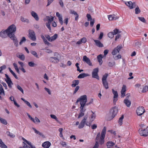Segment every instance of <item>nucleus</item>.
I'll use <instances>...</instances> for the list:
<instances>
[{"instance_id": "f257e3e1", "label": "nucleus", "mask_w": 148, "mask_h": 148, "mask_svg": "<svg viewBox=\"0 0 148 148\" xmlns=\"http://www.w3.org/2000/svg\"><path fill=\"white\" fill-rule=\"evenodd\" d=\"M79 102H80V107H84L86 103L87 102V96L86 95H84L81 96L79 98L77 99L76 103Z\"/></svg>"}, {"instance_id": "f03ea898", "label": "nucleus", "mask_w": 148, "mask_h": 148, "mask_svg": "<svg viewBox=\"0 0 148 148\" xmlns=\"http://www.w3.org/2000/svg\"><path fill=\"white\" fill-rule=\"evenodd\" d=\"M118 111V109L116 107L114 106L112 108L110 111L111 117L109 118L108 120L110 121L113 119L117 115Z\"/></svg>"}, {"instance_id": "7ed1b4c3", "label": "nucleus", "mask_w": 148, "mask_h": 148, "mask_svg": "<svg viewBox=\"0 0 148 148\" xmlns=\"http://www.w3.org/2000/svg\"><path fill=\"white\" fill-rule=\"evenodd\" d=\"M108 75V73H106L103 75L102 79L103 86L106 89H108L109 88L108 83L107 81V79Z\"/></svg>"}, {"instance_id": "20e7f679", "label": "nucleus", "mask_w": 148, "mask_h": 148, "mask_svg": "<svg viewBox=\"0 0 148 148\" xmlns=\"http://www.w3.org/2000/svg\"><path fill=\"white\" fill-rule=\"evenodd\" d=\"M16 30V27L14 24H12L9 26L6 29V31H7L8 33V36H10V34L12 35V34L15 32Z\"/></svg>"}, {"instance_id": "39448f33", "label": "nucleus", "mask_w": 148, "mask_h": 148, "mask_svg": "<svg viewBox=\"0 0 148 148\" xmlns=\"http://www.w3.org/2000/svg\"><path fill=\"white\" fill-rule=\"evenodd\" d=\"M106 127H104L101 132L100 136V139L99 141V144L100 145H102L104 143V139L106 134Z\"/></svg>"}, {"instance_id": "423d86ee", "label": "nucleus", "mask_w": 148, "mask_h": 148, "mask_svg": "<svg viewBox=\"0 0 148 148\" xmlns=\"http://www.w3.org/2000/svg\"><path fill=\"white\" fill-rule=\"evenodd\" d=\"M138 131L140 136L145 137H146L148 136V129H147V128L144 129H139Z\"/></svg>"}, {"instance_id": "0eeeda50", "label": "nucleus", "mask_w": 148, "mask_h": 148, "mask_svg": "<svg viewBox=\"0 0 148 148\" xmlns=\"http://www.w3.org/2000/svg\"><path fill=\"white\" fill-rule=\"evenodd\" d=\"M99 69L97 68L93 69L92 72V78H95L97 79H99V77L98 75Z\"/></svg>"}, {"instance_id": "6e6552de", "label": "nucleus", "mask_w": 148, "mask_h": 148, "mask_svg": "<svg viewBox=\"0 0 148 148\" xmlns=\"http://www.w3.org/2000/svg\"><path fill=\"white\" fill-rule=\"evenodd\" d=\"M29 38L32 41H35L36 40V34L34 31L33 30H29Z\"/></svg>"}, {"instance_id": "1a4fd4ad", "label": "nucleus", "mask_w": 148, "mask_h": 148, "mask_svg": "<svg viewBox=\"0 0 148 148\" xmlns=\"http://www.w3.org/2000/svg\"><path fill=\"white\" fill-rule=\"evenodd\" d=\"M145 112L143 106L139 107L136 110L137 114L139 116L142 115Z\"/></svg>"}, {"instance_id": "9d476101", "label": "nucleus", "mask_w": 148, "mask_h": 148, "mask_svg": "<svg viewBox=\"0 0 148 148\" xmlns=\"http://www.w3.org/2000/svg\"><path fill=\"white\" fill-rule=\"evenodd\" d=\"M122 48V46L121 45H118L112 50V54L113 55L116 54L118 53L119 52L120 50Z\"/></svg>"}, {"instance_id": "9b49d317", "label": "nucleus", "mask_w": 148, "mask_h": 148, "mask_svg": "<svg viewBox=\"0 0 148 148\" xmlns=\"http://www.w3.org/2000/svg\"><path fill=\"white\" fill-rule=\"evenodd\" d=\"M112 92L113 94H114V100H113V102L114 103H115H115L116 101L118 100V93L116 91H115L114 90V89H112Z\"/></svg>"}, {"instance_id": "f8f14e48", "label": "nucleus", "mask_w": 148, "mask_h": 148, "mask_svg": "<svg viewBox=\"0 0 148 148\" xmlns=\"http://www.w3.org/2000/svg\"><path fill=\"white\" fill-rule=\"evenodd\" d=\"M8 33L7 31L5 30H2L0 32V36L3 38H5L8 36Z\"/></svg>"}, {"instance_id": "ddd939ff", "label": "nucleus", "mask_w": 148, "mask_h": 148, "mask_svg": "<svg viewBox=\"0 0 148 148\" xmlns=\"http://www.w3.org/2000/svg\"><path fill=\"white\" fill-rule=\"evenodd\" d=\"M49 60L51 62L54 63H57L59 61V57L58 56L56 57H51L49 58Z\"/></svg>"}, {"instance_id": "4468645a", "label": "nucleus", "mask_w": 148, "mask_h": 148, "mask_svg": "<svg viewBox=\"0 0 148 148\" xmlns=\"http://www.w3.org/2000/svg\"><path fill=\"white\" fill-rule=\"evenodd\" d=\"M83 61L85 62L89 66H92V64L90 60L86 56H84L83 57Z\"/></svg>"}, {"instance_id": "2eb2a0df", "label": "nucleus", "mask_w": 148, "mask_h": 148, "mask_svg": "<svg viewBox=\"0 0 148 148\" xmlns=\"http://www.w3.org/2000/svg\"><path fill=\"white\" fill-rule=\"evenodd\" d=\"M80 112L78 117V118L79 119L80 117L83 116L84 115V112L86 110V109L84 107H80Z\"/></svg>"}, {"instance_id": "dca6fc26", "label": "nucleus", "mask_w": 148, "mask_h": 148, "mask_svg": "<svg viewBox=\"0 0 148 148\" xmlns=\"http://www.w3.org/2000/svg\"><path fill=\"white\" fill-rule=\"evenodd\" d=\"M126 87L125 85H123L122 86V89L121 91V96L122 97H124L125 95V93L126 91Z\"/></svg>"}, {"instance_id": "f3484780", "label": "nucleus", "mask_w": 148, "mask_h": 148, "mask_svg": "<svg viewBox=\"0 0 148 148\" xmlns=\"http://www.w3.org/2000/svg\"><path fill=\"white\" fill-rule=\"evenodd\" d=\"M51 145V143L49 141H47L42 144V146L44 148H49Z\"/></svg>"}, {"instance_id": "a211bd4d", "label": "nucleus", "mask_w": 148, "mask_h": 148, "mask_svg": "<svg viewBox=\"0 0 148 148\" xmlns=\"http://www.w3.org/2000/svg\"><path fill=\"white\" fill-rule=\"evenodd\" d=\"M119 16H117L114 14L110 15L108 16V18L109 20H116L119 19Z\"/></svg>"}, {"instance_id": "6ab92c4d", "label": "nucleus", "mask_w": 148, "mask_h": 148, "mask_svg": "<svg viewBox=\"0 0 148 148\" xmlns=\"http://www.w3.org/2000/svg\"><path fill=\"white\" fill-rule=\"evenodd\" d=\"M94 42H95V45L99 47H103V44L101 42L98 40H94Z\"/></svg>"}, {"instance_id": "aec40b11", "label": "nucleus", "mask_w": 148, "mask_h": 148, "mask_svg": "<svg viewBox=\"0 0 148 148\" xmlns=\"http://www.w3.org/2000/svg\"><path fill=\"white\" fill-rule=\"evenodd\" d=\"M103 58L102 55L101 54H99L97 56V59L99 63V64L100 65H101L103 62L102 60V58Z\"/></svg>"}, {"instance_id": "412c9836", "label": "nucleus", "mask_w": 148, "mask_h": 148, "mask_svg": "<svg viewBox=\"0 0 148 148\" xmlns=\"http://www.w3.org/2000/svg\"><path fill=\"white\" fill-rule=\"evenodd\" d=\"M31 15L33 17L36 21L39 20V18L37 14L34 12L32 11L31 12Z\"/></svg>"}, {"instance_id": "4be33fe9", "label": "nucleus", "mask_w": 148, "mask_h": 148, "mask_svg": "<svg viewBox=\"0 0 148 148\" xmlns=\"http://www.w3.org/2000/svg\"><path fill=\"white\" fill-rule=\"evenodd\" d=\"M79 81L78 80H74L72 81L71 86L73 87H75L79 84Z\"/></svg>"}, {"instance_id": "5701e85b", "label": "nucleus", "mask_w": 148, "mask_h": 148, "mask_svg": "<svg viewBox=\"0 0 148 148\" xmlns=\"http://www.w3.org/2000/svg\"><path fill=\"white\" fill-rule=\"evenodd\" d=\"M89 75L87 73H82L80 74L78 76V78H83L85 77L89 76Z\"/></svg>"}, {"instance_id": "b1692460", "label": "nucleus", "mask_w": 148, "mask_h": 148, "mask_svg": "<svg viewBox=\"0 0 148 148\" xmlns=\"http://www.w3.org/2000/svg\"><path fill=\"white\" fill-rule=\"evenodd\" d=\"M115 145V143L112 141H108L107 143V146L108 148H110Z\"/></svg>"}, {"instance_id": "393cba45", "label": "nucleus", "mask_w": 148, "mask_h": 148, "mask_svg": "<svg viewBox=\"0 0 148 148\" xmlns=\"http://www.w3.org/2000/svg\"><path fill=\"white\" fill-rule=\"evenodd\" d=\"M124 102L125 104V105L128 107H129L131 105V101L128 99H125L124 101Z\"/></svg>"}, {"instance_id": "a878e982", "label": "nucleus", "mask_w": 148, "mask_h": 148, "mask_svg": "<svg viewBox=\"0 0 148 148\" xmlns=\"http://www.w3.org/2000/svg\"><path fill=\"white\" fill-rule=\"evenodd\" d=\"M58 37V35L57 34H54L53 36L50 37V42H52L56 40Z\"/></svg>"}, {"instance_id": "bb28decb", "label": "nucleus", "mask_w": 148, "mask_h": 148, "mask_svg": "<svg viewBox=\"0 0 148 148\" xmlns=\"http://www.w3.org/2000/svg\"><path fill=\"white\" fill-rule=\"evenodd\" d=\"M0 94L3 96L5 95L4 90L2 85L1 84H0Z\"/></svg>"}, {"instance_id": "cd10ccee", "label": "nucleus", "mask_w": 148, "mask_h": 148, "mask_svg": "<svg viewBox=\"0 0 148 148\" xmlns=\"http://www.w3.org/2000/svg\"><path fill=\"white\" fill-rule=\"evenodd\" d=\"M51 16V18H50V17L48 16H46V18L48 21V23H51V22L53 21L54 19V17H53Z\"/></svg>"}, {"instance_id": "c85d7f7f", "label": "nucleus", "mask_w": 148, "mask_h": 148, "mask_svg": "<svg viewBox=\"0 0 148 148\" xmlns=\"http://www.w3.org/2000/svg\"><path fill=\"white\" fill-rule=\"evenodd\" d=\"M0 147L2 148H7V147L3 142L1 139H0Z\"/></svg>"}, {"instance_id": "c756f323", "label": "nucleus", "mask_w": 148, "mask_h": 148, "mask_svg": "<svg viewBox=\"0 0 148 148\" xmlns=\"http://www.w3.org/2000/svg\"><path fill=\"white\" fill-rule=\"evenodd\" d=\"M20 19L21 21L23 22H26L27 23H29V21L28 19L24 18L23 16L21 17Z\"/></svg>"}, {"instance_id": "7c9ffc66", "label": "nucleus", "mask_w": 148, "mask_h": 148, "mask_svg": "<svg viewBox=\"0 0 148 148\" xmlns=\"http://www.w3.org/2000/svg\"><path fill=\"white\" fill-rule=\"evenodd\" d=\"M124 118V116L123 115H122L121 116L119 120V124L120 125L122 124V121Z\"/></svg>"}, {"instance_id": "2f4dec72", "label": "nucleus", "mask_w": 148, "mask_h": 148, "mask_svg": "<svg viewBox=\"0 0 148 148\" xmlns=\"http://www.w3.org/2000/svg\"><path fill=\"white\" fill-rule=\"evenodd\" d=\"M17 57H18L20 60L22 61H24L25 60V56L23 54L19 55L18 56H17Z\"/></svg>"}, {"instance_id": "473e14b6", "label": "nucleus", "mask_w": 148, "mask_h": 148, "mask_svg": "<svg viewBox=\"0 0 148 148\" xmlns=\"http://www.w3.org/2000/svg\"><path fill=\"white\" fill-rule=\"evenodd\" d=\"M88 117V116L87 115H86L84 117L83 119L81 121V122H82V123H84V124H85L87 119Z\"/></svg>"}, {"instance_id": "72a5a7b5", "label": "nucleus", "mask_w": 148, "mask_h": 148, "mask_svg": "<svg viewBox=\"0 0 148 148\" xmlns=\"http://www.w3.org/2000/svg\"><path fill=\"white\" fill-rule=\"evenodd\" d=\"M13 42L14 43V45L16 47H17L18 46V41L17 39H12Z\"/></svg>"}, {"instance_id": "f704fd0d", "label": "nucleus", "mask_w": 148, "mask_h": 148, "mask_svg": "<svg viewBox=\"0 0 148 148\" xmlns=\"http://www.w3.org/2000/svg\"><path fill=\"white\" fill-rule=\"evenodd\" d=\"M121 32L119 31L118 29H115L112 32L114 35H116V34L121 33Z\"/></svg>"}, {"instance_id": "c9c22d12", "label": "nucleus", "mask_w": 148, "mask_h": 148, "mask_svg": "<svg viewBox=\"0 0 148 148\" xmlns=\"http://www.w3.org/2000/svg\"><path fill=\"white\" fill-rule=\"evenodd\" d=\"M30 52L36 58H39L38 56V55L36 52L35 51H31Z\"/></svg>"}, {"instance_id": "e433bc0d", "label": "nucleus", "mask_w": 148, "mask_h": 148, "mask_svg": "<svg viewBox=\"0 0 148 148\" xmlns=\"http://www.w3.org/2000/svg\"><path fill=\"white\" fill-rule=\"evenodd\" d=\"M135 12L136 14H138L140 13L141 12L140 10L139 9V7L137 6L135 9Z\"/></svg>"}, {"instance_id": "4c0bfd02", "label": "nucleus", "mask_w": 148, "mask_h": 148, "mask_svg": "<svg viewBox=\"0 0 148 148\" xmlns=\"http://www.w3.org/2000/svg\"><path fill=\"white\" fill-rule=\"evenodd\" d=\"M26 40V38L25 37H23L21 39L19 42L20 45H21L23 42H24Z\"/></svg>"}, {"instance_id": "58836bf2", "label": "nucleus", "mask_w": 148, "mask_h": 148, "mask_svg": "<svg viewBox=\"0 0 148 148\" xmlns=\"http://www.w3.org/2000/svg\"><path fill=\"white\" fill-rule=\"evenodd\" d=\"M148 90V86H146L143 87L142 92H146Z\"/></svg>"}, {"instance_id": "ea45409f", "label": "nucleus", "mask_w": 148, "mask_h": 148, "mask_svg": "<svg viewBox=\"0 0 148 148\" xmlns=\"http://www.w3.org/2000/svg\"><path fill=\"white\" fill-rule=\"evenodd\" d=\"M17 88L21 91L23 94H24V91L23 89L21 87L18 85H17L16 86Z\"/></svg>"}, {"instance_id": "a19ab883", "label": "nucleus", "mask_w": 148, "mask_h": 148, "mask_svg": "<svg viewBox=\"0 0 148 148\" xmlns=\"http://www.w3.org/2000/svg\"><path fill=\"white\" fill-rule=\"evenodd\" d=\"M0 121L1 123L4 125H6L7 124V122L5 119L1 118Z\"/></svg>"}, {"instance_id": "79ce46f5", "label": "nucleus", "mask_w": 148, "mask_h": 148, "mask_svg": "<svg viewBox=\"0 0 148 148\" xmlns=\"http://www.w3.org/2000/svg\"><path fill=\"white\" fill-rule=\"evenodd\" d=\"M138 18L141 21L143 22L144 23H145L146 20L143 17H138Z\"/></svg>"}, {"instance_id": "37998d69", "label": "nucleus", "mask_w": 148, "mask_h": 148, "mask_svg": "<svg viewBox=\"0 0 148 148\" xmlns=\"http://www.w3.org/2000/svg\"><path fill=\"white\" fill-rule=\"evenodd\" d=\"M8 36L10 37L11 40H12V39H17L15 35L14 34V33L12 34V35L10 34V36Z\"/></svg>"}, {"instance_id": "c03bdc74", "label": "nucleus", "mask_w": 148, "mask_h": 148, "mask_svg": "<svg viewBox=\"0 0 148 148\" xmlns=\"http://www.w3.org/2000/svg\"><path fill=\"white\" fill-rule=\"evenodd\" d=\"M5 81L6 82V83H7V84L8 83H11L12 84V85H13V83H12V81L11 80V79L10 78H9L8 79H5Z\"/></svg>"}, {"instance_id": "a18cd8bd", "label": "nucleus", "mask_w": 148, "mask_h": 148, "mask_svg": "<svg viewBox=\"0 0 148 148\" xmlns=\"http://www.w3.org/2000/svg\"><path fill=\"white\" fill-rule=\"evenodd\" d=\"M132 2L131 1H127L125 3V4L130 8L131 6Z\"/></svg>"}, {"instance_id": "49530a36", "label": "nucleus", "mask_w": 148, "mask_h": 148, "mask_svg": "<svg viewBox=\"0 0 148 148\" xmlns=\"http://www.w3.org/2000/svg\"><path fill=\"white\" fill-rule=\"evenodd\" d=\"M114 35L112 32H110L108 34V37L110 38H112L114 37Z\"/></svg>"}, {"instance_id": "de8ad7c7", "label": "nucleus", "mask_w": 148, "mask_h": 148, "mask_svg": "<svg viewBox=\"0 0 148 148\" xmlns=\"http://www.w3.org/2000/svg\"><path fill=\"white\" fill-rule=\"evenodd\" d=\"M59 22L61 25H62L63 24V21L62 18V16L60 17H58Z\"/></svg>"}, {"instance_id": "09e8293b", "label": "nucleus", "mask_w": 148, "mask_h": 148, "mask_svg": "<svg viewBox=\"0 0 148 148\" xmlns=\"http://www.w3.org/2000/svg\"><path fill=\"white\" fill-rule=\"evenodd\" d=\"M50 116L51 118L55 119L57 121H58V118L55 115L53 114H51Z\"/></svg>"}, {"instance_id": "8fccbe9b", "label": "nucleus", "mask_w": 148, "mask_h": 148, "mask_svg": "<svg viewBox=\"0 0 148 148\" xmlns=\"http://www.w3.org/2000/svg\"><path fill=\"white\" fill-rule=\"evenodd\" d=\"M28 65L31 67H34V66L35 64L33 62H29L28 63Z\"/></svg>"}, {"instance_id": "3c124183", "label": "nucleus", "mask_w": 148, "mask_h": 148, "mask_svg": "<svg viewBox=\"0 0 148 148\" xmlns=\"http://www.w3.org/2000/svg\"><path fill=\"white\" fill-rule=\"evenodd\" d=\"M86 16L88 18V21H90L92 19V18L90 14H88L86 15Z\"/></svg>"}, {"instance_id": "603ef678", "label": "nucleus", "mask_w": 148, "mask_h": 148, "mask_svg": "<svg viewBox=\"0 0 148 148\" xmlns=\"http://www.w3.org/2000/svg\"><path fill=\"white\" fill-rule=\"evenodd\" d=\"M99 146V142L98 141H96L95 144L93 148H98Z\"/></svg>"}, {"instance_id": "864d4df0", "label": "nucleus", "mask_w": 148, "mask_h": 148, "mask_svg": "<svg viewBox=\"0 0 148 148\" xmlns=\"http://www.w3.org/2000/svg\"><path fill=\"white\" fill-rule=\"evenodd\" d=\"M115 64V63L114 62H109L108 63V65L110 67H112Z\"/></svg>"}, {"instance_id": "5fc2aeb1", "label": "nucleus", "mask_w": 148, "mask_h": 148, "mask_svg": "<svg viewBox=\"0 0 148 148\" xmlns=\"http://www.w3.org/2000/svg\"><path fill=\"white\" fill-rule=\"evenodd\" d=\"M84 125L85 124L81 122L80 123L79 125L78 128L79 129L82 128L84 127Z\"/></svg>"}, {"instance_id": "6e6d98bb", "label": "nucleus", "mask_w": 148, "mask_h": 148, "mask_svg": "<svg viewBox=\"0 0 148 148\" xmlns=\"http://www.w3.org/2000/svg\"><path fill=\"white\" fill-rule=\"evenodd\" d=\"M136 6V4L135 2L132 3L131 4V7L130 8V9H133L134 8H135Z\"/></svg>"}, {"instance_id": "4d7b16f0", "label": "nucleus", "mask_w": 148, "mask_h": 148, "mask_svg": "<svg viewBox=\"0 0 148 148\" xmlns=\"http://www.w3.org/2000/svg\"><path fill=\"white\" fill-rule=\"evenodd\" d=\"M100 133L99 132L98 133L97 136L95 138V141H98V140H99V137H100Z\"/></svg>"}, {"instance_id": "13d9d810", "label": "nucleus", "mask_w": 148, "mask_h": 148, "mask_svg": "<svg viewBox=\"0 0 148 148\" xmlns=\"http://www.w3.org/2000/svg\"><path fill=\"white\" fill-rule=\"evenodd\" d=\"M50 23H46L45 24V25L47 27L49 30L50 31L51 30V27L50 25Z\"/></svg>"}, {"instance_id": "bf43d9fd", "label": "nucleus", "mask_w": 148, "mask_h": 148, "mask_svg": "<svg viewBox=\"0 0 148 148\" xmlns=\"http://www.w3.org/2000/svg\"><path fill=\"white\" fill-rule=\"evenodd\" d=\"M79 88V87L77 86H76V88H75L74 92H73V94H75L76 92H77V91L78 90Z\"/></svg>"}, {"instance_id": "052dcab7", "label": "nucleus", "mask_w": 148, "mask_h": 148, "mask_svg": "<svg viewBox=\"0 0 148 148\" xmlns=\"http://www.w3.org/2000/svg\"><path fill=\"white\" fill-rule=\"evenodd\" d=\"M81 42L82 43H85L87 41V40L86 38L83 37L81 39Z\"/></svg>"}, {"instance_id": "680f3d73", "label": "nucleus", "mask_w": 148, "mask_h": 148, "mask_svg": "<svg viewBox=\"0 0 148 148\" xmlns=\"http://www.w3.org/2000/svg\"><path fill=\"white\" fill-rule=\"evenodd\" d=\"M43 40L45 44L47 45L48 46L50 45V43L47 41L46 38L44 39Z\"/></svg>"}, {"instance_id": "e2e57ef3", "label": "nucleus", "mask_w": 148, "mask_h": 148, "mask_svg": "<svg viewBox=\"0 0 148 148\" xmlns=\"http://www.w3.org/2000/svg\"><path fill=\"white\" fill-rule=\"evenodd\" d=\"M90 26L92 27L94 25V23H95V20L94 19H92L91 20H90Z\"/></svg>"}, {"instance_id": "0e129e2a", "label": "nucleus", "mask_w": 148, "mask_h": 148, "mask_svg": "<svg viewBox=\"0 0 148 148\" xmlns=\"http://www.w3.org/2000/svg\"><path fill=\"white\" fill-rule=\"evenodd\" d=\"M90 112L92 113V114L91 116V118L92 119H95V114H94V113L91 110Z\"/></svg>"}, {"instance_id": "69168bd1", "label": "nucleus", "mask_w": 148, "mask_h": 148, "mask_svg": "<svg viewBox=\"0 0 148 148\" xmlns=\"http://www.w3.org/2000/svg\"><path fill=\"white\" fill-rule=\"evenodd\" d=\"M74 15L76 16L75 18V20L77 21L78 18L79 17V15L77 14V13L76 12L75 13H74L73 14Z\"/></svg>"}, {"instance_id": "338daca9", "label": "nucleus", "mask_w": 148, "mask_h": 148, "mask_svg": "<svg viewBox=\"0 0 148 148\" xmlns=\"http://www.w3.org/2000/svg\"><path fill=\"white\" fill-rule=\"evenodd\" d=\"M44 89L49 94L51 95V93L49 89L46 87H45Z\"/></svg>"}, {"instance_id": "774afa93", "label": "nucleus", "mask_w": 148, "mask_h": 148, "mask_svg": "<svg viewBox=\"0 0 148 148\" xmlns=\"http://www.w3.org/2000/svg\"><path fill=\"white\" fill-rule=\"evenodd\" d=\"M26 103L27 106H28L30 108H32V106L30 104V103L27 101H26L25 103Z\"/></svg>"}]
</instances>
